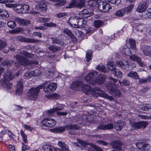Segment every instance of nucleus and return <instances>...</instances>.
<instances>
[{"mask_svg":"<svg viewBox=\"0 0 151 151\" xmlns=\"http://www.w3.org/2000/svg\"><path fill=\"white\" fill-rule=\"evenodd\" d=\"M82 90L83 92L88 95H93L96 94V96H100L111 101H113L114 100L113 97L105 93L104 92L102 91L100 89L97 87L93 88L88 85L84 84Z\"/></svg>","mask_w":151,"mask_h":151,"instance_id":"nucleus-1","label":"nucleus"},{"mask_svg":"<svg viewBox=\"0 0 151 151\" xmlns=\"http://www.w3.org/2000/svg\"><path fill=\"white\" fill-rule=\"evenodd\" d=\"M109 83H107V89L109 92L114 96L120 97L121 96V93L114 84L118 81L117 80L111 77H109Z\"/></svg>","mask_w":151,"mask_h":151,"instance_id":"nucleus-2","label":"nucleus"},{"mask_svg":"<svg viewBox=\"0 0 151 151\" xmlns=\"http://www.w3.org/2000/svg\"><path fill=\"white\" fill-rule=\"evenodd\" d=\"M98 75V73L96 71L90 73L86 77V81L88 84L93 86L96 83V78Z\"/></svg>","mask_w":151,"mask_h":151,"instance_id":"nucleus-3","label":"nucleus"},{"mask_svg":"<svg viewBox=\"0 0 151 151\" xmlns=\"http://www.w3.org/2000/svg\"><path fill=\"white\" fill-rule=\"evenodd\" d=\"M42 87H37L36 88L32 87L29 91L28 95L30 99L32 100H35L37 99L38 93Z\"/></svg>","mask_w":151,"mask_h":151,"instance_id":"nucleus-4","label":"nucleus"},{"mask_svg":"<svg viewBox=\"0 0 151 151\" xmlns=\"http://www.w3.org/2000/svg\"><path fill=\"white\" fill-rule=\"evenodd\" d=\"M14 58L16 59L18 64L20 65L26 66L29 64V59L20 54L16 55L14 56Z\"/></svg>","mask_w":151,"mask_h":151,"instance_id":"nucleus-5","label":"nucleus"},{"mask_svg":"<svg viewBox=\"0 0 151 151\" xmlns=\"http://www.w3.org/2000/svg\"><path fill=\"white\" fill-rule=\"evenodd\" d=\"M17 11L20 13H28L30 9L29 6L26 4H18L16 6Z\"/></svg>","mask_w":151,"mask_h":151,"instance_id":"nucleus-6","label":"nucleus"},{"mask_svg":"<svg viewBox=\"0 0 151 151\" xmlns=\"http://www.w3.org/2000/svg\"><path fill=\"white\" fill-rule=\"evenodd\" d=\"M98 9L101 12L105 13L107 12L110 9H111V7L106 2H101L99 4Z\"/></svg>","mask_w":151,"mask_h":151,"instance_id":"nucleus-7","label":"nucleus"},{"mask_svg":"<svg viewBox=\"0 0 151 151\" xmlns=\"http://www.w3.org/2000/svg\"><path fill=\"white\" fill-rule=\"evenodd\" d=\"M56 123L55 120L50 118H45L41 122L43 126L51 127H54Z\"/></svg>","mask_w":151,"mask_h":151,"instance_id":"nucleus-8","label":"nucleus"},{"mask_svg":"<svg viewBox=\"0 0 151 151\" xmlns=\"http://www.w3.org/2000/svg\"><path fill=\"white\" fill-rule=\"evenodd\" d=\"M148 6V4L147 2L142 1L139 4L136 11L139 13L143 12L146 10Z\"/></svg>","mask_w":151,"mask_h":151,"instance_id":"nucleus-9","label":"nucleus"},{"mask_svg":"<svg viewBox=\"0 0 151 151\" xmlns=\"http://www.w3.org/2000/svg\"><path fill=\"white\" fill-rule=\"evenodd\" d=\"M80 128V127L76 124L66 126V129L68 130L69 134L72 135L76 134V132L74 130H77Z\"/></svg>","mask_w":151,"mask_h":151,"instance_id":"nucleus-10","label":"nucleus"},{"mask_svg":"<svg viewBox=\"0 0 151 151\" xmlns=\"http://www.w3.org/2000/svg\"><path fill=\"white\" fill-rule=\"evenodd\" d=\"M18 39L20 42L27 43H35L40 41V40L37 39L25 37L22 36H19Z\"/></svg>","mask_w":151,"mask_h":151,"instance_id":"nucleus-11","label":"nucleus"},{"mask_svg":"<svg viewBox=\"0 0 151 151\" xmlns=\"http://www.w3.org/2000/svg\"><path fill=\"white\" fill-rule=\"evenodd\" d=\"M83 85H84L81 81H76L72 83L71 87L73 89L79 91L82 90Z\"/></svg>","mask_w":151,"mask_h":151,"instance_id":"nucleus-12","label":"nucleus"},{"mask_svg":"<svg viewBox=\"0 0 151 151\" xmlns=\"http://www.w3.org/2000/svg\"><path fill=\"white\" fill-rule=\"evenodd\" d=\"M35 9L36 10L41 11H45L47 9V4L44 0H42L40 3L35 6Z\"/></svg>","mask_w":151,"mask_h":151,"instance_id":"nucleus-13","label":"nucleus"},{"mask_svg":"<svg viewBox=\"0 0 151 151\" xmlns=\"http://www.w3.org/2000/svg\"><path fill=\"white\" fill-rule=\"evenodd\" d=\"M14 77V76L12 72L10 70H7L5 71L3 75V81H9L13 79Z\"/></svg>","mask_w":151,"mask_h":151,"instance_id":"nucleus-14","label":"nucleus"},{"mask_svg":"<svg viewBox=\"0 0 151 151\" xmlns=\"http://www.w3.org/2000/svg\"><path fill=\"white\" fill-rule=\"evenodd\" d=\"M129 58L131 60L136 61L139 65L141 67H144L146 66L145 64L142 61L141 58L136 55H133L130 56Z\"/></svg>","mask_w":151,"mask_h":151,"instance_id":"nucleus-15","label":"nucleus"},{"mask_svg":"<svg viewBox=\"0 0 151 151\" xmlns=\"http://www.w3.org/2000/svg\"><path fill=\"white\" fill-rule=\"evenodd\" d=\"M113 124L111 123H108L106 124H100L98 126V129L99 130H106L111 129H113Z\"/></svg>","mask_w":151,"mask_h":151,"instance_id":"nucleus-16","label":"nucleus"},{"mask_svg":"<svg viewBox=\"0 0 151 151\" xmlns=\"http://www.w3.org/2000/svg\"><path fill=\"white\" fill-rule=\"evenodd\" d=\"M80 15L83 18H87L93 14L89 9H85L80 12Z\"/></svg>","mask_w":151,"mask_h":151,"instance_id":"nucleus-17","label":"nucleus"},{"mask_svg":"<svg viewBox=\"0 0 151 151\" xmlns=\"http://www.w3.org/2000/svg\"><path fill=\"white\" fill-rule=\"evenodd\" d=\"M78 17H70L68 21V23L71 27L76 28L77 23Z\"/></svg>","mask_w":151,"mask_h":151,"instance_id":"nucleus-18","label":"nucleus"},{"mask_svg":"<svg viewBox=\"0 0 151 151\" xmlns=\"http://www.w3.org/2000/svg\"><path fill=\"white\" fill-rule=\"evenodd\" d=\"M137 147L140 149L145 150V148L148 149L150 148V145L146 142H142L136 143Z\"/></svg>","mask_w":151,"mask_h":151,"instance_id":"nucleus-19","label":"nucleus"},{"mask_svg":"<svg viewBox=\"0 0 151 151\" xmlns=\"http://www.w3.org/2000/svg\"><path fill=\"white\" fill-rule=\"evenodd\" d=\"M116 65L118 67L122 68V69H125L126 68H128L129 65L128 61L127 60L122 61H118L116 62Z\"/></svg>","mask_w":151,"mask_h":151,"instance_id":"nucleus-20","label":"nucleus"},{"mask_svg":"<svg viewBox=\"0 0 151 151\" xmlns=\"http://www.w3.org/2000/svg\"><path fill=\"white\" fill-rule=\"evenodd\" d=\"M15 20L19 24L22 26L28 25L30 23L29 20L25 19H21L19 18H16Z\"/></svg>","mask_w":151,"mask_h":151,"instance_id":"nucleus-21","label":"nucleus"},{"mask_svg":"<svg viewBox=\"0 0 151 151\" xmlns=\"http://www.w3.org/2000/svg\"><path fill=\"white\" fill-rule=\"evenodd\" d=\"M86 22L84 20V18L78 17V22L76 28H81L85 27Z\"/></svg>","mask_w":151,"mask_h":151,"instance_id":"nucleus-22","label":"nucleus"},{"mask_svg":"<svg viewBox=\"0 0 151 151\" xmlns=\"http://www.w3.org/2000/svg\"><path fill=\"white\" fill-rule=\"evenodd\" d=\"M63 109V107L62 106L56 107L52 109L48 110L47 112V114L48 116H51L55 112L58 111L62 110Z\"/></svg>","mask_w":151,"mask_h":151,"instance_id":"nucleus-23","label":"nucleus"},{"mask_svg":"<svg viewBox=\"0 0 151 151\" xmlns=\"http://www.w3.org/2000/svg\"><path fill=\"white\" fill-rule=\"evenodd\" d=\"M142 52L144 55L147 56H150L151 53L150 47L147 45L143 46Z\"/></svg>","mask_w":151,"mask_h":151,"instance_id":"nucleus-24","label":"nucleus"},{"mask_svg":"<svg viewBox=\"0 0 151 151\" xmlns=\"http://www.w3.org/2000/svg\"><path fill=\"white\" fill-rule=\"evenodd\" d=\"M111 145L113 148L120 150L121 149L122 144L120 141L117 140L112 142L111 143Z\"/></svg>","mask_w":151,"mask_h":151,"instance_id":"nucleus-25","label":"nucleus"},{"mask_svg":"<svg viewBox=\"0 0 151 151\" xmlns=\"http://www.w3.org/2000/svg\"><path fill=\"white\" fill-rule=\"evenodd\" d=\"M114 127L117 131H120L124 127V123L122 121H119L114 123Z\"/></svg>","mask_w":151,"mask_h":151,"instance_id":"nucleus-26","label":"nucleus"},{"mask_svg":"<svg viewBox=\"0 0 151 151\" xmlns=\"http://www.w3.org/2000/svg\"><path fill=\"white\" fill-rule=\"evenodd\" d=\"M105 76L101 74L98 76V78L96 82L100 85L102 84L105 81Z\"/></svg>","mask_w":151,"mask_h":151,"instance_id":"nucleus-27","label":"nucleus"},{"mask_svg":"<svg viewBox=\"0 0 151 151\" xmlns=\"http://www.w3.org/2000/svg\"><path fill=\"white\" fill-rule=\"evenodd\" d=\"M129 124L130 126L132 128L138 129H139V122H135L133 120H129Z\"/></svg>","mask_w":151,"mask_h":151,"instance_id":"nucleus-28","label":"nucleus"},{"mask_svg":"<svg viewBox=\"0 0 151 151\" xmlns=\"http://www.w3.org/2000/svg\"><path fill=\"white\" fill-rule=\"evenodd\" d=\"M43 147L45 151H60L59 149L55 148L54 147L49 145H45Z\"/></svg>","mask_w":151,"mask_h":151,"instance_id":"nucleus-29","label":"nucleus"},{"mask_svg":"<svg viewBox=\"0 0 151 151\" xmlns=\"http://www.w3.org/2000/svg\"><path fill=\"white\" fill-rule=\"evenodd\" d=\"M127 76L132 78L134 79L137 80L139 78V76L137 73L134 71H131L127 74Z\"/></svg>","mask_w":151,"mask_h":151,"instance_id":"nucleus-30","label":"nucleus"},{"mask_svg":"<svg viewBox=\"0 0 151 151\" xmlns=\"http://www.w3.org/2000/svg\"><path fill=\"white\" fill-rule=\"evenodd\" d=\"M111 73L114 76L118 78H121L122 76V72L119 69L116 68L112 71Z\"/></svg>","mask_w":151,"mask_h":151,"instance_id":"nucleus-31","label":"nucleus"},{"mask_svg":"<svg viewBox=\"0 0 151 151\" xmlns=\"http://www.w3.org/2000/svg\"><path fill=\"white\" fill-rule=\"evenodd\" d=\"M63 33L69 36L71 38H73V40L76 41V39L75 37L73 34L68 29H65L63 30Z\"/></svg>","mask_w":151,"mask_h":151,"instance_id":"nucleus-32","label":"nucleus"},{"mask_svg":"<svg viewBox=\"0 0 151 151\" xmlns=\"http://www.w3.org/2000/svg\"><path fill=\"white\" fill-rule=\"evenodd\" d=\"M66 129V126L64 127H60L52 129V132L55 133H61L64 131Z\"/></svg>","mask_w":151,"mask_h":151,"instance_id":"nucleus-33","label":"nucleus"},{"mask_svg":"<svg viewBox=\"0 0 151 151\" xmlns=\"http://www.w3.org/2000/svg\"><path fill=\"white\" fill-rule=\"evenodd\" d=\"M144 18L147 19L151 18V8H149L142 15Z\"/></svg>","mask_w":151,"mask_h":151,"instance_id":"nucleus-34","label":"nucleus"},{"mask_svg":"<svg viewBox=\"0 0 151 151\" xmlns=\"http://www.w3.org/2000/svg\"><path fill=\"white\" fill-rule=\"evenodd\" d=\"M9 16L7 12L5 10L0 9V17L4 18H8Z\"/></svg>","mask_w":151,"mask_h":151,"instance_id":"nucleus-35","label":"nucleus"},{"mask_svg":"<svg viewBox=\"0 0 151 151\" xmlns=\"http://www.w3.org/2000/svg\"><path fill=\"white\" fill-rule=\"evenodd\" d=\"M104 22L100 20H95L94 22V26L96 28H99L103 25Z\"/></svg>","mask_w":151,"mask_h":151,"instance_id":"nucleus-36","label":"nucleus"},{"mask_svg":"<svg viewBox=\"0 0 151 151\" xmlns=\"http://www.w3.org/2000/svg\"><path fill=\"white\" fill-rule=\"evenodd\" d=\"M92 52L91 50H88L87 51L86 55V61L88 62L91 60Z\"/></svg>","mask_w":151,"mask_h":151,"instance_id":"nucleus-37","label":"nucleus"},{"mask_svg":"<svg viewBox=\"0 0 151 151\" xmlns=\"http://www.w3.org/2000/svg\"><path fill=\"white\" fill-rule=\"evenodd\" d=\"M107 66L111 72L116 68L114 63L113 62H110L108 63L107 64Z\"/></svg>","mask_w":151,"mask_h":151,"instance_id":"nucleus-38","label":"nucleus"},{"mask_svg":"<svg viewBox=\"0 0 151 151\" xmlns=\"http://www.w3.org/2000/svg\"><path fill=\"white\" fill-rule=\"evenodd\" d=\"M2 84L4 86L9 89H10L12 86V84L9 81H2Z\"/></svg>","mask_w":151,"mask_h":151,"instance_id":"nucleus-39","label":"nucleus"},{"mask_svg":"<svg viewBox=\"0 0 151 151\" xmlns=\"http://www.w3.org/2000/svg\"><path fill=\"white\" fill-rule=\"evenodd\" d=\"M96 68L99 71L104 73L107 72V69L104 65H99L96 67Z\"/></svg>","mask_w":151,"mask_h":151,"instance_id":"nucleus-40","label":"nucleus"},{"mask_svg":"<svg viewBox=\"0 0 151 151\" xmlns=\"http://www.w3.org/2000/svg\"><path fill=\"white\" fill-rule=\"evenodd\" d=\"M19 54H22L27 57L31 58L33 57V55L31 53H28L26 51H21L19 52Z\"/></svg>","mask_w":151,"mask_h":151,"instance_id":"nucleus-41","label":"nucleus"},{"mask_svg":"<svg viewBox=\"0 0 151 151\" xmlns=\"http://www.w3.org/2000/svg\"><path fill=\"white\" fill-rule=\"evenodd\" d=\"M48 49L51 51L57 52L60 50V47L56 45H51L48 47Z\"/></svg>","mask_w":151,"mask_h":151,"instance_id":"nucleus-42","label":"nucleus"},{"mask_svg":"<svg viewBox=\"0 0 151 151\" xmlns=\"http://www.w3.org/2000/svg\"><path fill=\"white\" fill-rule=\"evenodd\" d=\"M53 43H56L57 44H61L62 45V41L58 39L56 37H52L51 38Z\"/></svg>","mask_w":151,"mask_h":151,"instance_id":"nucleus-43","label":"nucleus"},{"mask_svg":"<svg viewBox=\"0 0 151 151\" xmlns=\"http://www.w3.org/2000/svg\"><path fill=\"white\" fill-rule=\"evenodd\" d=\"M139 129L141 128L144 129L147 127L148 124V122L147 121H141L139 122Z\"/></svg>","mask_w":151,"mask_h":151,"instance_id":"nucleus-44","label":"nucleus"},{"mask_svg":"<svg viewBox=\"0 0 151 151\" xmlns=\"http://www.w3.org/2000/svg\"><path fill=\"white\" fill-rule=\"evenodd\" d=\"M13 61H9L7 60H4L1 63V64L3 66H10L12 62Z\"/></svg>","mask_w":151,"mask_h":151,"instance_id":"nucleus-45","label":"nucleus"},{"mask_svg":"<svg viewBox=\"0 0 151 151\" xmlns=\"http://www.w3.org/2000/svg\"><path fill=\"white\" fill-rule=\"evenodd\" d=\"M7 25L8 27L11 29L14 28L16 25L15 22L13 21H10L8 22Z\"/></svg>","mask_w":151,"mask_h":151,"instance_id":"nucleus-46","label":"nucleus"},{"mask_svg":"<svg viewBox=\"0 0 151 151\" xmlns=\"http://www.w3.org/2000/svg\"><path fill=\"white\" fill-rule=\"evenodd\" d=\"M122 52L126 55H129L131 53L129 48L127 46L123 49Z\"/></svg>","mask_w":151,"mask_h":151,"instance_id":"nucleus-47","label":"nucleus"},{"mask_svg":"<svg viewBox=\"0 0 151 151\" xmlns=\"http://www.w3.org/2000/svg\"><path fill=\"white\" fill-rule=\"evenodd\" d=\"M50 89L52 92L54 91L56 89L57 85L55 83H52L48 84Z\"/></svg>","mask_w":151,"mask_h":151,"instance_id":"nucleus-48","label":"nucleus"},{"mask_svg":"<svg viewBox=\"0 0 151 151\" xmlns=\"http://www.w3.org/2000/svg\"><path fill=\"white\" fill-rule=\"evenodd\" d=\"M20 133L23 139V141L25 143H27L28 142L27 139V136L24 133L22 129L20 131Z\"/></svg>","mask_w":151,"mask_h":151,"instance_id":"nucleus-49","label":"nucleus"},{"mask_svg":"<svg viewBox=\"0 0 151 151\" xmlns=\"http://www.w3.org/2000/svg\"><path fill=\"white\" fill-rule=\"evenodd\" d=\"M134 5L131 4L128 6L123 9L124 10V11H125V12H126L127 13H128L132 9Z\"/></svg>","mask_w":151,"mask_h":151,"instance_id":"nucleus-50","label":"nucleus"},{"mask_svg":"<svg viewBox=\"0 0 151 151\" xmlns=\"http://www.w3.org/2000/svg\"><path fill=\"white\" fill-rule=\"evenodd\" d=\"M129 42L131 48H135V42L134 40L131 38L129 39Z\"/></svg>","mask_w":151,"mask_h":151,"instance_id":"nucleus-51","label":"nucleus"},{"mask_svg":"<svg viewBox=\"0 0 151 151\" xmlns=\"http://www.w3.org/2000/svg\"><path fill=\"white\" fill-rule=\"evenodd\" d=\"M125 11L124 9H122L118 11L116 13V15L119 17H122L123 16L125 13Z\"/></svg>","mask_w":151,"mask_h":151,"instance_id":"nucleus-52","label":"nucleus"},{"mask_svg":"<svg viewBox=\"0 0 151 151\" xmlns=\"http://www.w3.org/2000/svg\"><path fill=\"white\" fill-rule=\"evenodd\" d=\"M76 1L75 0H73L70 3L68 6L66 7V8H71L74 6L76 7Z\"/></svg>","mask_w":151,"mask_h":151,"instance_id":"nucleus-53","label":"nucleus"},{"mask_svg":"<svg viewBox=\"0 0 151 151\" xmlns=\"http://www.w3.org/2000/svg\"><path fill=\"white\" fill-rule=\"evenodd\" d=\"M34 73L33 71H32L30 72H27L24 74V76L27 78L33 77L34 76Z\"/></svg>","mask_w":151,"mask_h":151,"instance_id":"nucleus-54","label":"nucleus"},{"mask_svg":"<svg viewBox=\"0 0 151 151\" xmlns=\"http://www.w3.org/2000/svg\"><path fill=\"white\" fill-rule=\"evenodd\" d=\"M97 3L96 1L94 0H91L89 1L88 4L93 9V8H94L96 6Z\"/></svg>","mask_w":151,"mask_h":151,"instance_id":"nucleus-55","label":"nucleus"},{"mask_svg":"<svg viewBox=\"0 0 151 151\" xmlns=\"http://www.w3.org/2000/svg\"><path fill=\"white\" fill-rule=\"evenodd\" d=\"M43 90L45 93H50L52 92V91L50 90V89L48 85L47 86H45L43 88Z\"/></svg>","mask_w":151,"mask_h":151,"instance_id":"nucleus-56","label":"nucleus"},{"mask_svg":"<svg viewBox=\"0 0 151 151\" xmlns=\"http://www.w3.org/2000/svg\"><path fill=\"white\" fill-rule=\"evenodd\" d=\"M43 25L47 27H56V24L53 22L45 23Z\"/></svg>","mask_w":151,"mask_h":151,"instance_id":"nucleus-57","label":"nucleus"},{"mask_svg":"<svg viewBox=\"0 0 151 151\" xmlns=\"http://www.w3.org/2000/svg\"><path fill=\"white\" fill-rule=\"evenodd\" d=\"M6 45L5 42L0 39V50L4 48Z\"/></svg>","mask_w":151,"mask_h":151,"instance_id":"nucleus-58","label":"nucleus"},{"mask_svg":"<svg viewBox=\"0 0 151 151\" xmlns=\"http://www.w3.org/2000/svg\"><path fill=\"white\" fill-rule=\"evenodd\" d=\"M96 142L99 144L106 146L107 145L108 143L106 141L104 140H98L96 141Z\"/></svg>","mask_w":151,"mask_h":151,"instance_id":"nucleus-59","label":"nucleus"},{"mask_svg":"<svg viewBox=\"0 0 151 151\" xmlns=\"http://www.w3.org/2000/svg\"><path fill=\"white\" fill-rule=\"evenodd\" d=\"M65 4V2L63 1H60L54 4V5L57 7L62 6Z\"/></svg>","mask_w":151,"mask_h":151,"instance_id":"nucleus-60","label":"nucleus"},{"mask_svg":"<svg viewBox=\"0 0 151 151\" xmlns=\"http://www.w3.org/2000/svg\"><path fill=\"white\" fill-rule=\"evenodd\" d=\"M78 142L82 146L85 147L87 145L89 144L87 142H86L80 140V139H78Z\"/></svg>","mask_w":151,"mask_h":151,"instance_id":"nucleus-61","label":"nucleus"},{"mask_svg":"<svg viewBox=\"0 0 151 151\" xmlns=\"http://www.w3.org/2000/svg\"><path fill=\"white\" fill-rule=\"evenodd\" d=\"M93 148L96 151H103L102 150L100 147L95 145L93 144H90Z\"/></svg>","mask_w":151,"mask_h":151,"instance_id":"nucleus-62","label":"nucleus"},{"mask_svg":"<svg viewBox=\"0 0 151 151\" xmlns=\"http://www.w3.org/2000/svg\"><path fill=\"white\" fill-rule=\"evenodd\" d=\"M6 7L8 8H13L14 7V9L17 10L16 6L17 5V4H6Z\"/></svg>","mask_w":151,"mask_h":151,"instance_id":"nucleus-63","label":"nucleus"},{"mask_svg":"<svg viewBox=\"0 0 151 151\" xmlns=\"http://www.w3.org/2000/svg\"><path fill=\"white\" fill-rule=\"evenodd\" d=\"M23 80L22 79H20L17 82V87H22L23 88Z\"/></svg>","mask_w":151,"mask_h":151,"instance_id":"nucleus-64","label":"nucleus"}]
</instances>
